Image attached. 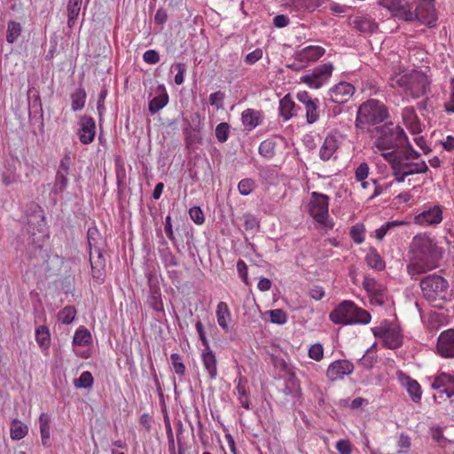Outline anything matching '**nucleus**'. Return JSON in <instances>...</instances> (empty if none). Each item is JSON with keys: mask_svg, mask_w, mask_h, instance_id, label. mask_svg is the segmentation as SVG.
Listing matches in <instances>:
<instances>
[{"mask_svg": "<svg viewBox=\"0 0 454 454\" xmlns=\"http://www.w3.org/2000/svg\"><path fill=\"white\" fill-rule=\"evenodd\" d=\"M411 249L412 257L407 264V272L412 279L438 267L442 257V249L434 239L418 235L412 239Z\"/></svg>", "mask_w": 454, "mask_h": 454, "instance_id": "obj_1", "label": "nucleus"}, {"mask_svg": "<svg viewBox=\"0 0 454 454\" xmlns=\"http://www.w3.org/2000/svg\"><path fill=\"white\" fill-rule=\"evenodd\" d=\"M382 156L390 164L392 175L397 183L404 182L408 176L427 173L428 171L427 163L419 159V153L411 145H407L400 152L390 151L383 153Z\"/></svg>", "mask_w": 454, "mask_h": 454, "instance_id": "obj_2", "label": "nucleus"}, {"mask_svg": "<svg viewBox=\"0 0 454 454\" xmlns=\"http://www.w3.org/2000/svg\"><path fill=\"white\" fill-rule=\"evenodd\" d=\"M389 117L388 109L384 103L378 99H368L359 106L355 126L363 133H372L380 123L387 122Z\"/></svg>", "mask_w": 454, "mask_h": 454, "instance_id": "obj_3", "label": "nucleus"}, {"mask_svg": "<svg viewBox=\"0 0 454 454\" xmlns=\"http://www.w3.org/2000/svg\"><path fill=\"white\" fill-rule=\"evenodd\" d=\"M420 288L423 297L435 308H442L452 295L449 282L435 273L423 278Z\"/></svg>", "mask_w": 454, "mask_h": 454, "instance_id": "obj_4", "label": "nucleus"}, {"mask_svg": "<svg viewBox=\"0 0 454 454\" xmlns=\"http://www.w3.org/2000/svg\"><path fill=\"white\" fill-rule=\"evenodd\" d=\"M330 320L336 325H367L371 321L368 311L358 308L351 301H343L329 315Z\"/></svg>", "mask_w": 454, "mask_h": 454, "instance_id": "obj_5", "label": "nucleus"}, {"mask_svg": "<svg viewBox=\"0 0 454 454\" xmlns=\"http://www.w3.org/2000/svg\"><path fill=\"white\" fill-rule=\"evenodd\" d=\"M376 138L373 142V147L379 151L392 150L403 146L407 143V137L403 129L394 125L392 121L385 122L380 127H376Z\"/></svg>", "mask_w": 454, "mask_h": 454, "instance_id": "obj_6", "label": "nucleus"}, {"mask_svg": "<svg viewBox=\"0 0 454 454\" xmlns=\"http://www.w3.org/2000/svg\"><path fill=\"white\" fill-rule=\"evenodd\" d=\"M372 333L376 338L383 340V345L390 349L400 348L403 342V335L399 325L384 321L380 326L374 327Z\"/></svg>", "mask_w": 454, "mask_h": 454, "instance_id": "obj_7", "label": "nucleus"}, {"mask_svg": "<svg viewBox=\"0 0 454 454\" xmlns=\"http://www.w3.org/2000/svg\"><path fill=\"white\" fill-rule=\"evenodd\" d=\"M328 207L329 197L327 195L317 192H311L308 211L316 222L325 226H328Z\"/></svg>", "mask_w": 454, "mask_h": 454, "instance_id": "obj_8", "label": "nucleus"}, {"mask_svg": "<svg viewBox=\"0 0 454 454\" xmlns=\"http://www.w3.org/2000/svg\"><path fill=\"white\" fill-rule=\"evenodd\" d=\"M333 71L332 63H325L309 70L301 77V82L307 84L311 89H320L326 84L331 78Z\"/></svg>", "mask_w": 454, "mask_h": 454, "instance_id": "obj_9", "label": "nucleus"}, {"mask_svg": "<svg viewBox=\"0 0 454 454\" xmlns=\"http://www.w3.org/2000/svg\"><path fill=\"white\" fill-rule=\"evenodd\" d=\"M378 4L389 11L392 16L405 21H414L419 19L418 9L412 12L409 3L405 0H378Z\"/></svg>", "mask_w": 454, "mask_h": 454, "instance_id": "obj_10", "label": "nucleus"}, {"mask_svg": "<svg viewBox=\"0 0 454 454\" xmlns=\"http://www.w3.org/2000/svg\"><path fill=\"white\" fill-rule=\"evenodd\" d=\"M296 98L305 109L307 122L309 124L317 122L320 117L319 99L313 98L306 90L298 91Z\"/></svg>", "mask_w": 454, "mask_h": 454, "instance_id": "obj_11", "label": "nucleus"}, {"mask_svg": "<svg viewBox=\"0 0 454 454\" xmlns=\"http://www.w3.org/2000/svg\"><path fill=\"white\" fill-rule=\"evenodd\" d=\"M430 386L441 394H445L448 398L454 396V377L446 372H441L435 376L428 377Z\"/></svg>", "mask_w": 454, "mask_h": 454, "instance_id": "obj_12", "label": "nucleus"}, {"mask_svg": "<svg viewBox=\"0 0 454 454\" xmlns=\"http://www.w3.org/2000/svg\"><path fill=\"white\" fill-rule=\"evenodd\" d=\"M354 93L355 87L351 83L341 82L329 90L328 96L330 101L341 105L348 102Z\"/></svg>", "mask_w": 454, "mask_h": 454, "instance_id": "obj_13", "label": "nucleus"}, {"mask_svg": "<svg viewBox=\"0 0 454 454\" xmlns=\"http://www.w3.org/2000/svg\"><path fill=\"white\" fill-rule=\"evenodd\" d=\"M354 371L353 364L348 360H337L327 368L326 376L331 381L342 380L346 375H350Z\"/></svg>", "mask_w": 454, "mask_h": 454, "instance_id": "obj_14", "label": "nucleus"}, {"mask_svg": "<svg viewBox=\"0 0 454 454\" xmlns=\"http://www.w3.org/2000/svg\"><path fill=\"white\" fill-rule=\"evenodd\" d=\"M442 220V210L438 205L424 209L415 216V223L420 225L438 224Z\"/></svg>", "mask_w": 454, "mask_h": 454, "instance_id": "obj_15", "label": "nucleus"}, {"mask_svg": "<svg viewBox=\"0 0 454 454\" xmlns=\"http://www.w3.org/2000/svg\"><path fill=\"white\" fill-rule=\"evenodd\" d=\"M340 144V136L337 133H329L319 149V158L324 161H327L332 158L336 159L335 153Z\"/></svg>", "mask_w": 454, "mask_h": 454, "instance_id": "obj_16", "label": "nucleus"}, {"mask_svg": "<svg viewBox=\"0 0 454 454\" xmlns=\"http://www.w3.org/2000/svg\"><path fill=\"white\" fill-rule=\"evenodd\" d=\"M437 350L443 357H454V329H449L440 334Z\"/></svg>", "mask_w": 454, "mask_h": 454, "instance_id": "obj_17", "label": "nucleus"}, {"mask_svg": "<svg viewBox=\"0 0 454 454\" xmlns=\"http://www.w3.org/2000/svg\"><path fill=\"white\" fill-rule=\"evenodd\" d=\"M325 53V48L318 45H309L294 53V58L299 62L309 64L319 59Z\"/></svg>", "mask_w": 454, "mask_h": 454, "instance_id": "obj_18", "label": "nucleus"}, {"mask_svg": "<svg viewBox=\"0 0 454 454\" xmlns=\"http://www.w3.org/2000/svg\"><path fill=\"white\" fill-rule=\"evenodd\" d=\"M96 123L92 117L83 116L80 121V129L78 130L79 139L82 144L89 145L95 137Z\"/></svg>", "mask_w": 454, "mask_h": 454, "instance_id": "obj_19", "label": "nucleus"}, {"mask_svg": "<svg viewBox=\"0 0 454 454\" xmlns=\"http://www.w3.org/2000/svg\"><path fill=\"white\" fill-rule=\"evenodd\" d=\"M398 380L401 385L405 387L406 391L409 393L411 400L414 403H419L422 395V390L419 383L403 372H398Z\"/></svg>", "mask_w": 454, "mask_h": 454, "instance_id": "obj_20", "label": "nucleus"}, {"mask_svg": "<svg viewBox=\"0 0 454 454\" xmlns=\"http://www.w3.org/2000/svg\"><path fill=\"white\" fill-rule=\"evenodd\" d=\"M349 24L362 33H373L378 28V24L368 15H356L350 18Z\"/></svg>", "mask_w": 454, "mask_h": 454, "instance_id": "obj_21", "label": "nucleus"}, {"mask_svg": "<svg viewBox=\"0 0 454 454\" xmlns=\"http://www.w3.org/2000/svg\"><path fill=\"white\" fill-rule=\"evenodd\" d=\"M429 81L424 74H416L411 78L409 90L414 98H418L427 93Z\"/></svg>", "mask_w": 454, "mask_h": 454, "instance_id": "obj_22", "label": "nucleus"}, {"mask_svg": "<svg viewBox=\"0 0 454 454\" xmlns=\"http://www.w3.org/2000/svg\"><path fill=\"white\" fill-rule=\"evenodd\" d=\"M156 96L149 101L148 109L152 114L158 113L168 103V94L163 84H160L156 89Z\"/></svg>", "mask_w": 454, "mask_h": 454, "instance_id": "obj_23", "label": "nucleus"}, {"mask_svg": "<svg viewBox=\"0 0 454 454\" xmlns=\"http://www.w3.org/2000/svg\"><path fill=\"white\" fill-rule=\"evenodd\" d=\"M263 120V114L261 111L247 108L241 114V121L246 129L253 130L259 126Z\"/></svg>", "mask_w": 454, "mask_h": 454, "instance_id": "obj_24", "label": "nucleus"}, {"mask_svg": "<svg viewBox=\"0 0 454 454\" xmlns=\"http://www.w3.org/2000/svg\"><path fill=\"white\" fill-rule=\"evenodd\" d=\"M215 314L219 326L225 333H228L230 330L229 322L231 321V317L228 305L223 301H220L217 304Z\"/></svg>", "mask_w": 454, "mask_h": 454, "instance_id": "obj_25", "label": "nucleus"}, {"mask_svg": "<svg viewBox=\"0 0 454 454\" xmlns=\"http://www.w3.org/2000/svg\"><path fill=\"white\" fill-rule=\"evenodd\" d=\"M204 368L207 370L209 378L215 380L217 376V362L215 354L211 350L202 353Z\"/></svg>", "mask_w": 454, "mask_h": 454, "instance_id": "obj_26", "label": "nucleus"}, {"mask_svg": "<svg viewBox=\"0 0 454 454\" xmlns=\"http://www.w3.org/2000/svg\"><path fill=\"white\" fill-rule=\"evenodd\" d=\"M247 380L244 377L239 376L238 379V384L236 387V391L238 394V399L239 401L240 405L247 409H250V401L249 395L247 390Z\"/></svg>", "mask_w": 454, "mask_h": 454, "instance_id": "obj_27", "label": "nucleus"}, {"mask_svg": "<svg viewBox=\"0 0 454 454\" xmlns=\"http://www.w3.org/2000/svg\"><path fill=\"white\" fill-rule=\"evenodd\" d=\"M92 234H93V231L90 229L88 231V240H89V244H90V264L94 265V267H105L106 261H105V258L103 256L101 250L97 247H95L94 248L92 247V243H91Z\"/></svg>", "mask_w": 454, "mask_h": 454, "instance_id": "obj_28", "label": "nucleus"}, {"mask_svg": "<svg viewBox=\"0 0 454 454\" xmlns=\"http://www.w3.org/2000/svg\"><path fill=\"white\" fill-rule=\"evenodd\" d=\"M28 434V427L18 419L11 422L10 436L13 441L23 439Z\"/></svg>", "mask_w": 454, "mask_h": 454, "instance_id": "obj_29", "label": "nucleus"}, {"mask_svg": "<svg viewBox=\"0 0 454 454\" xmlns=\"http://www.w3.org/2000/svg\"><path fill=\"white\" fill-rule=\"evenodd\" d=\"M82 0H69L67 4V25L73 27L79 16Z\"/></svg>", "mask_w": 454, "mask_h": 454, "instance_id": "obj_30", "label": "nucleus"}, {"mask_svg": "<svg viewBox=\"0 0 454 454\" xmlns=\"http://www.w3.org/2000/svg\"><path fill=\"white\" fill-rule=\"evenodd\" d=\"M295 103L286 95L279 102L280 114L285 120H289L295 115Z\"/></svg>", "mask_w": 454, "mask_h": 454, "instance_id": "obj_31", "label": "nucleus"}, {"mask_svg": "<svg viewBox=\"0 0 454 454\" xmlns=\"http://www.w3.org/2000/svg\"><path fill=\"white\" fill-rule=\"evenodd\" d=\"M277 143L272 138L263 140L258 148L259 154L265 159L270 160L276 154Z\"/></svg>", "mask_w": 454, "mask_h": 454, "instance_id": "obj_32", "label": "nucleus"}, {"mask_svg": "<svg viewBox=\"0 0 454 454\" xmlns=\"http://www.w3.org/2000/svg\"><path fill=\"white\" fill-rule=\"evenodd\" d=\"M377 362V355L375 351V344L370 347L364 353V355L358 359V365L364 369H371L374 366Z\"/></svg>", "mask_w": 454, "mask_h": 454, "instance_id": "obj_33", "label": "nucleus"}, {"mask_svg": "<svg viewBox=\"0 0 454 454\" xmlns=\"http://www.w3.org/2000/svg\"><path fill=\"white\" fill-rule=\"evenodd\" d=\"M71 108L74 112L82 110L84 107L85 100H86V92L85 90L82 87L77 88L71 94Z\"/></svg>", "mask_w": 454, "mask_h": 454, "instance_id": "obj_34", "label": "nucleus"}, {"mask_svg": "<svg viewBox=\"0 0 454 454\" xmlns=\"http://www.w3.org/2000/svg\"><path fill=\"white\" fill-rule=\"evenodd\" d=\"M367 264L376 270H382L385 268V262L376 251L375 248H371L365 256Z\"/></svg>", "mask_w": 454, "mask_h": 454, "instance_id": "obj_35", "label": "nucleus"}, {"mask_svg": "<svg viewBox=\"0 0 454 454\" xmlns=\"http://www.w3.org/2000/svg\"><path fill=\"white\" fill-rule=\"evenodd\" d=\"M91 334L86 328H79L74 335L73 343L77 346H86L91 342Z\"/></svg>", "mask_w": 454, "mask_h": 454, "instance_id": "obj_36", "label": "nucleus"}, {"mask_svg": "<svg viewBox=\"0 0 454 454\" xmlns=\"http://www.w3.org/2000/svg\"><path fill=\"white\" fill-rule=\"evenodd\" d=\"M22 27L20 23L11 20L8 22L6 40L9 43H13L20 35Z\"/></svg>", "mask_w": 454, "mask_h": 454, "instance_id": "obj_37", "label": "nucleus"}, {"mask_svg": "<svg viewBox=\"0 0 454 454\" xmlns=\"http://www.w3.org/2000/svg\"><path fill=\"white\" fill-rule=\"evenodd\" d=\"M402 117L405 124L411 128L416 129L419 124V119L417 117L414 107L407 106L402 111Z\"/></svg>", "mask_w": 454, "mask_h": 454, "instance_id": "obj_38", "label": "nucleus"}, {"mask_svg": "<svg viewBox=\"0 0 454 454\" xmlns=\"http://www.w3.org/2000/svg\"><path fill=\"white\" fill-rule=\"evenodd\" d=\"M67 176L68 175H65L63 171H57L55 182L51 190L53 193L59 194L66 190L68 184Z\"/></svg>", "mask_w": 454, "mask_h": 454, "instance_id": "obj_39", "label": "nucleus"}, {"mask_svg": "<svg viewBox=\"0 0 454 454\" xmlns=\"http://www.w3.org/2000/svg\"><path fill=\"white\" fill-rule=\"evenodd\" d=\"M93 383H94L93 376L88 371L82 372V374L80 375V377L74 380V386L76 388H84V389L90 388L92 387Z\"/></svg>", "mask_w": 454, "mask_h": 454, "instance_id": "obj_40", "label": "nucleus"}, {"mask_svg": "<svg viewBox=\"0 0 454 454\" xmlns=\"http://www.w3.org/2000/svg\"><path fill=\"white\" fill-rule=\"evenodd\" d=\"M76 315V309L73 306H66L58 314V320L65 325L71 324Z\"/></svg>", "mask_w": 454, "mask_h": 454, "instance_id": "obj_41", "label": "nucleus"}, {"mask_svg": "<svg viewBox=\"0 0 454 454\" xmlns=\"http://www.w3.org/2000/svg\"><path fill=\"white\" fill-rule=\"evenodd\" d=\"M405 224L404 222L403 221H391V222H387L385 224H383L381 227H380L379 229L375 230V235L374 237L379 239V240H381L383 239V238L387 235V233L388 231H390L393 228L395 227H398V226H401V225H403Z\"/></svg>", "mask_w": 454, "mask_h": 454, "instance_id": "obj_42", "label": "nucleus"}, {"mask_svg": "<svg viewBox=\"0 0 454 454\" xmlns=\"http://www.w3.org/2000/svg\"><path fill=\"white\" fill-rule=\"evenodd\" d=\"M35 340L40 347H48L50 343L49 330L44 325H40L35 330Z\"/></svg>", "mask_w": 454, "mask_h": 454, "instance_id": "obj_43", "label": "nucleus"}, {"mask_svg": "<svg viewBox=\"0 0 454 454\" xmlns=\"http://www.w3.org/2000/svg\"><path fill=\"white\" fill-rule=\"evenodd\" d=\"M231 126L227 122H221L215 127V137L219 143H224L230 136Z\"/></svg>", "mask_w": 454, "mask_h": 454, "instance_id": "obj_44", "label": "nucleus"}, {"mask_svg": "<svg viewBox=\"0 0 454 454\" xmlns=\"http://www.w3.org/2000/svg\"><path fill=\"white\" fill-rule=\"evenodd\" d=\"M255 188V182L251 178H244L239 181L238 190L243 196L249 195Z\"/></svg>", "mask_w": 454, "mask_h": 454, "instance_id": "obj_45", "label": "nucleus"}, {"mask_svg": "<svg viewBox=\"0 0 454 454\" xmlns=\"http://www.w3.org/2000/svg\"><path fill=\"white\" fill-rule=\"evenodd\" d=\"M164 423H165V427H166L169 454H176V445H175L173 430L171 427L170 420L168 416L164 417Z\"/></svg>", "mask_w": 454, "mask_h": 454, "instance_id": "obj_46", "label": "nucleus"}, {"mask_svg": "<svg viewBox=\"0 0 454 454\" xmlns=\"http://www.w3.org/2000/svg\"><path fill=\"white\" fill-rule=\"evenodd\" d=\"M160 254L161 261L166 267L177 266V260L168 247L160 250Z\"/></svg>", "mask_w": 454, "mask_h": 454, "instance_id": "obj_47", "label": "nucleus"}, {"mask_svg": "<svg viewBox=\"0 0 454 454\" xmlns=\"http://www.w3.org/2000/svg\"><path fill=\"white\" fill-rule=\"evenodd\" d=\"M371 298V302L376 305H383L386 300L385 287L380 285L374 292L368 293Z\"/></svg>", "mask_w": 454, "mask_h": 454, "instance_id": "obj_48", "label": "nucleus"}, {"mask_svg": "<svg viewBox=\"0 0 454 454\" xmlns=\"http://www.w3.org/2000/svg\"><path fill=\"white\" fill-rule=\"evenodd\" d=\"M244 225L247 231L255 232L259 228L258 219L252 214L247 213L243 215Z\"/></svg>", "mask_w": 454, "mask_h": 454, "instance_id": "obj_49", "label": "nucleus"}, {"mask_svg": "<svg viewBox=\"0 0 454 454\" xmlns=\"http://www.w3.org/2000/svg\"><path fill=\"white\" fill-rule=\"evenodd\" d=\"M170 359L173 364L174 371L176 374L183 376L185 373V365L182 361V357L179 354L174 353L170 356Z\"/></svg>", "mask_w": 454, "mask_h": 454, "instance_id": "obj_50", "label": "nucleus"}, {"mask_svg": "<svg viewBox=\"0 0 454 454\" xmlns=\"http://www.w3.org/2000/svg\"><path fill=\"white\" fill-rule=\"evenodd\" d=\"M350 237L356 244H362L364 241V225L356 224L351 228Z\"/></svg>", "mask_w": 454, "mask_h": 454, "instance_id": "obj_51", "label": "nucleus"}, {"mask_svg": "<svg viewBox=\"0 0 454 454\" xmlns=\"http://www.w3.org/2000/svg\"><path fill=\"white\" fill-rule=\"evenodd\" d=\"M189 215L196 224L200 225L205 222L204 213L200 207H191L189 210Z\"/></svg>", "mask_w": 454, "mask_h": 454, "instance_id": "obj_52", "label": "nucleus"}, {"mask_svg": "<svg viewBox=\"0 0 454 454\" xmlns=\"http://www.w3.org/2000/svg\"><path fill=\"white\" fill-rule=\"evenodd\" d=\"M309 356L316 361H320L324 356V348L320 343H315L309 348Z\"/></svg>", "mask_w": 454, "mask_h": 454, "instance_id": "obj_53", "label": "nucleus"}, {"mask_svg": "<svg viewBox=\"0 0 454 454\" xmlns=\"http://www.w3.org/2000/svg\"><path fill=\"white\" fill-rule=\"evenodd\" d=\"M270 322L278 325H284L286 320V314L282 309H273L270 311Z\"/></svg>", "mask_w": 454, "mask_h": 454, "instance_id": "obj_54", "label": "nucleus"}, {"mask_svg": "<svg viewBox=\"0 0 454 454\" xmlns=\"http://www.w3.org/2000/svg\"><path fill=\"white\" fill-rule=\"evenodd\" d=\"M175 69L176 70V74L175 75V82L177 85H181L184 81V74L186 72V66L184 63H176L174 65Z\"/></svg>", "mask_w": 454, "mask_h": 454, "instance_id": "obj_55", "label": "nucleus"}, {"mask_svg": "<svg viewBox=\"0 0 454 454\" xmlns=\"http://www.w3.org/2000/svg\"><path fill=\"white\" fill-rule=\"evenodd\" d=\"M369 175V166L365 162H362L356 169L355 176L359 182H363Z\"/></svg>", "mask_w": 454, "mask_h": 454, "instance_id": "obj_56", "label": "nucleus"}, {"mask_svg": "<svg viewBox=\"0 0 454 454\" xmlns=\"http://www.w3.org/2000/svg\"><path fill=\"white\" fill-rule=\"evenodd\" d=\"M287 6L295 12H308L306 0H287Z\"/></svg>", "mask_w": 454, "mask_h": 454, "instance_id": "obj_57", "label": "nucleus"}, {"mask_svg": "<svg viewBox=\"0 0 454 454\" xmlns=\"http://www.w3.org/2000/svg\"><path fill=\"white\" fill-rule=\"evenodd\" d=\"M225 98V95L222 91H216L209 96V103L211 106H215L217 109L222 107L223 101Z\"/></svg>", "mask_w": 454, "mask_h": 454, "instance_id": "obj_58", "label": "nucleus"}, {"mask_svg": "<svg viewBox=\"0 0 454 454\" xmlns=\"http://www.w3.org/2000/svg\"><path fill=\"white\" fill-rule=\"evenodd\" d=\"M380 285L375 278L371 277H365L363 281V286L367 293L374 292Z\"/></svg>", "mask_w": 454, "mask_h": 454, "instance_id": "obj_59", "label": "nucleus"}, {"mask_svg": "<svg viewBox=\"0 0 454 454\" xmlns=\"http://www.w3.org/2000/svg\"><path fill=\"white\" fill-rule=\"evenodd\" d=\"M143 59L147 64L153 65L160 61V55L154 50H148L144 53Z\"/></svg>", "mask_w": 454, "mask_h": 454, "instance_id": "obj_60", "label": "nucleus"}, {"mask_svg": "<svg viewBox=\"0 0 454 454\" xmlns=\"http://www.w3.org/2000/svg\"><path fill=\"white\" fill-rule=\"evenodd\" d=\"M336 450L340 454H351V444L347 440H340L336 442Z\"/></svg>", "mask_w": 454, "mask_h": 454, "instance_id": "obj_61", "label": "nucleus"}, {"mask_svg": "<svg viewBox=\"0 0 454 454\" xmlns=\"http://www.w3.org/2000/svg\"><path fill=\"white\" fill-rule=\"evenodd\" d=\"M309 294L312 299L320 301L325 296V290L320 286H312L309 288Z\"/></svg>", "mask_w": 454, "mask_h": 454, "instance_id": "obj_62", "label": "nucleus"}, {"mask_svg": "<svg viewBox=\"0 0 454 454\" xmlns=\"http://www.w3.org/2000/svg\"><path fill=\"white\" fill-rule=\"evenodd\" d=\"M262 58V51L259 48L255 49L252 52L246 56V62L249 65H253Z\"/></svg>", "mask_w": 454, "mask_h": 454, "instance_id": "obj_63", "label": "nucleus"}, {"mask_svg": "<svg viewBox=\"0 0 454 454\" xmlns=\"http://www.w3.org/2000/svg\"><path fill=\"white\" fill-rule=\"evenodd\" d=\"M445 110L448 113H454V76L450 79V93L449 101L445 103Z\"/></svg>", "mask_w": 454, "mask_h": 454, "instance_id": "obj_64", "label": "nucleus"}]
</instances>
